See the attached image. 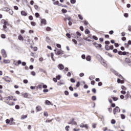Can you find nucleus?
I'll return each mask as SVG.
<instances>
[{
  "label": "nucleus",
  "instance_id": "1a4fd4ad",
  "mask_svg": "<svg viewBox=\"0 0 131 131\" xmlns=\"http://www.w3.org/2000/svg\"><path fill=\"white\" fill-rule=\"evenodd\" d=\"M18 38L19 40H21L22 41H23V40H24V38H23V37L21 35H19L18 36Z\"/></svg>",
  "mask_w": 131,
  "mask_h": 131
},
{
  "label": "nucleus",
  "instance_id": "393cba45",
  "mask_svg": "<svg viewBox=\"0 0 131 131\" xmlns=\"http://www.w3.org/2000/svg\"><path fill=\"white\" fill-rule=\"evenodd\" d=\"M66 18L69 21H70V20H71V17L70 16H68V15L66 16Z\"/></svg>",
  "mask_w": 131,
  "mask_h": 131
},
{
  "label": "nucleus",
  "instance_id": "a878e982",
  "mask_svg": "<svg viewBox=\"0 0 131 131\" xmlns=\"http://www.w3.org/2000/svg\"><path fill=\"white\" fill-rule=\"evenodd\" d=\"M7 104L8 105H10V106H13V105H15V102H12L11 103H9V102H6Z\"/></svg>",
  "mask_w": 131,
  "mask_h": 131
},
{
  "label": "nucleus",
  "instance_id": "bb28decb",
  "mask_svg": "<svg viewBox=\"0 0 131 131\" xmlns=\"http://www.w3.org/2000/svg\"><path fill=\"white\" fill-rule=\"evenodd\" d=\"M72 41L74 42L75 45H77V41L75 39H73Z\"/></svg>",
  "mask_w": 131,
  "mask_h": 131
},
{
  "label": "nucleus",
  "instance_id": "5701e85b",
  "mask_svg": "<svg viewBox=\"0 0 131 131\" xmlns=\"http://www.w3.org/2000/svg\"><path fill=\"white\" fill-rule=\"evenodd\" d=\"M25 118H27V115H22L21 119H25Z\"/></svg>",
  "mask_w": 131,
  "mask_h": 131
},
{
  "label": "nucleus",
  "instance_id": "bf43d9fd",
  "mask_svg": "<svg viewBox=\"0 0 131 131\" xmlns=\"http://www.w3.org/2000/svg\"><path fill=\"white\" fill-rule=\"evenodd\" d=\"M113 100L114 101H117V100H118V98L117 97H113Z\"/></svg>",
  "mask_w": 131,
  "mask_h": 131
},
{
  "label": "nucleus",
  "instance_id": "4468645a",
  "mask_svg": "<svg viewBox=\"0 0 131 131\" xmlns=\"http://www.w3.org/2000/svg\"><path fill=\"white\" fill-rule=\"evenodd\" d=\"M36 110H37V111H41V106H36Z\"/></svg>",
  "mask_w": 131,
  "mask_h": 131
},
{
  "label": "nucleus",
  "instance_id": "ea45409f",
  "mask_svg": "<svg viewBox=\"0 0 131 131\" xmlns=\"http://www.w3.org/2000/svg\"><path fill=\"white\" fill-rule=\"evenodd\" d=\"M121 118H122V119H124V118H125V115H124L123 114H121Z\"/></svg>",
  "mask_w": 131,
  "mask_h": 131
},
{
  "label": "nucleus",
  "instance_id": "79ce46f5",
  "mask_svg": "<svg viewBox=\"0 0 131 131\" xmlns=\"http://www.w3.org/2000/svg\"><path fill=\"white\" fill-rule=\"evenodd\" d=\"M85 33L86 34H89V33H90V30H89V29H86L85 31Z\"/></svg>",
  "mask_w": 131,
  "mask_h": 131
},
{
  "label": "nucleus",
  "instance_id": "39448f33",
  "mask_svg": "<svg viewBox=\"0 0 131 131\" xmlns=\"http://www.w3.org/2000/svg\"><path fill=\"white\" fill-rule=\"evenodd\" d=\"M13 120H14V119H13V118L10 119V120L7 119L6 120V123H9V124L12 125L13 123Z\"/></svg>",
  "mask_w": 131,
  "mask_h": 131
},
{
  "label": "nucleus",
  "instance_id": "9b49d317",
  "mask_svg": "<svg viewBox=\"0 0 131 131\" xmlns=\"http://www.w3.org/2000/svg\"><path fill=\"white\" fill-rule=\"evenodd\" d=\"M4 63H5V64H9V63H10V60L9 59H4L3 61Z\"/></svg>",
  "mask_w": 131,
  "mask_h": 131
},
{
  "label": "nucleus",
  "instance_id": "412c9836",
  "mask_svg": "<svg viewBox=\"0 0 131 131\" xmlns=\"http://www.w3.org/2000/svg\"><path fill=\"white\" fill-rule=\"evenodd\" d=\"M2 22H3L4 25H8V22H7L6 20L3 19Z\"/></svg>",
  "mask_w": 131,
  "mask_h": 131
},
{
  "label": "nucleus",
  "instance_id": "ddd939ff",
  "mask_svg": "<svg viewBox=\"0 0 131 131\" xmlns=\"http://www.w3.org/2000/svg\"><path fill=\"white\" fill-rule=\"evenodd\" d=\"M86 61H89L90 62V61H91V60H92V58L91 57V56L89 55L86 57Z\"/></svg>",
  "mask_w": 131,
  "mask_h": 131
},
{
  "label": "nucleus",
  "instance_id": "4be33fe9",
  "mask_svg": "<svg viewBox=\"0 0 131 131\" xmlns=\"http://www.w3.org/2000/svg\"><path fill=\"white\" fill-rule=\"evenodd\" d=\"M13 96H9L7 98V100H13Z\"/></svg>",
  "mask_w": 131,
  "mask_h": 131
},
{
  "label": "nucleus",
  "instance_id": "7ed1b4c3",
  "mask_svg": "<svg viewBox=\"0 0 131 131\" xmlns=\"http://www.w3.org/2000/svg\"><path fill=\"white\" fill-rule=\"evenodd\" d=\"M114 114L115 115L116 112H120V108L118 106L116 107L113 110Z\"/></svg>",
  "mask_w": 131,
  "mask_h": 131
},
{
  "label": "nucleus",
  "instance_id": "c756f323",
  "mask_svg": "<svg viewBox=\"0 0 131 131\" xmlns=\"http://www.w3.org/2000/svg\"><path fill=\"white\" fill-rule=\"evenodd\" d=\"M85 39V40H87V41H92V40H91V38L90 37H88V38H86Z\"/></svg>",
  "mask_w": 131,
  "mask_h": 131
},
{
  "label": "nucleus",
  "instance_id": "b1692460",
  "mask_svg": "<svg viewBox=\"0 0 131 131\" xmlns=\"http://www.w3.org/2000/svg\"><path fill=\"white\" fill-rule=\"evenodd\" d=\"M76 34L77 35L76 36H81V33L78 31L76 32Z\"/></svg>",
  "mask_w": 131,
  "mask_h": 131
},
{
  "label": "nucleus",
  "instance_id": "c03bdc74",
  "mask_svg": "<svg viewBox=\"0 0 131 131\" xmlns=\"http://www.w3.org/2000/svg\"><path fill=\"white\" fill-rule=\"evenodd\" d=\"M9 11V14H10V15H13V11H12V10H9V11Z\"/></svg>",
  "mask_w": 131,
  "mask_h": 131
},
{
  "label": "nucleus",
  "instance_id": "f03ea898",
  "mask_svg": "<svg viewBox=\"0 0 131 131\" xmlns=\"http://www.w3.org/2000/svg\"><path fill=\"white\" fill-rule=\"evenodd\" d=\"M1 54H2L4 58H7V52H6V50H5V49H2L1 50Z\"/></svg>",
  "mask_w": 131,
  "mask_h": 131
},
{
  "label": "nucleus",
  "instance_id": "cd10ccee",
  "mask_svg": "<svg viewBox=\"0 0 131 131\" xmlns=\"http://www.w3.org/2000/svg\"><path fill=\"white\" fill-rule=\"evenodd\" d=\"M46 105H50L51 104V102L49 100H46Z\"/></svg>",
  "mask_w": 131,
  "mask_h": 131
},
{
  "label": "nucleus",
  "instance_id": "09e8293b",
  "mask_svg": "<svg viewBox=\"0 0 131 131\" xmlns=\"http://www.w3.org/2000/svg\"><path fill=\"white\" fill-rule=\"evenodd\" d=\"M71 3L72 4H75V3H76V0H71Z\"/></svg>",
  "mask_w": 131,
  "mask_h": 131
},
{
  "label": "nucleus",
  "instance_id": "5fc2aeb1",
  "mask_svg": "<svg viewBox=\"0 0 131 131\" xmlns=\"http://www.w3.org/2000/svg\"><path fill=\"white\" fill-rule=\"evenodd\" d=\"M4 79H5V80L6 81H11V79L10 78H9V79H7L6 78H4Z\"/></svg>",
  "mask_w": 131,
  "mask_h": 131
},
{
  "label": "nucleus",
  "instance_id": "58836bf2",
  "mask_svg": "<svg viewBox=\"0 0 131 131\" xmlns=\"http://www.w3.org/2000/svg\"><path fill=\"white\" fill-rule=\"evenodd\" d=\"M43 115H44V116H46L47 117H48V116H49V115L48 114V113L47 112H44Z\"/></svg>",
  "mask_w": 131,
  "mask_h": 131
},
{
  "label": "nucleus",
  "instance_id": "4d7b16f0",
  "mask_svg": "<svg viewBox=\"0 0 131 131\" xmlns=\"http://www.w3.org/2000/svg\"><path fill=\"white\" fill-rule=\"evenodd\" d=\"M2 38H6V35L5 34H2L1 35Z\"/></svg>",
  "mask_w": 131,
  "mask_h": 131
},
{
  "label": "nucleus",
  "instance_id": "680f3d73",
  "mask_svg": "<svg viewBox=\"0 0 131 131\" xmlns=\"http://www.w3.org/2000/svg\"><path fill=\"white\" fill-rule=\"evenodd\" d=\"M105 45H110V41H105Z\"/></svg>",
  "mask_w": 131,
  "mask_h": 131
},
{
  "label": "nucleus",
  "instance_id": "e2e57ef3",
  "mask_svg": "<svg viewBox=\"0 0 131 131\" xmlns=\"http://www.w3.org/2000/svg\"><path fill=\"white\" fill-rule=\"evenodd\" d=\"M21 65H22V66H26V62H23L21 63Z\"/></svg>",
  "mask_w": 131,
  "mask_h": 131
},
{
  "label": "nucleus",
  "instance_id": "de8ad7c7",
  "mask_svg": "<svg viewBox=\"0 0 131 131\" xmlns=\"http://www.w3.org/2000/svg\"><path fill=\"white\" fill-rule=\"evenodd\" d=\"M70 127L69 126H67L66 127H65V129H66V130H67V131H69V128H70Z\"/></svg>",
  "mask_w": 131,
  "mask_h": 131
},
{
  "label": "nucleus",
  "instance_id": "a18cd8bd",
  "mask_svg": "<svg viewBox=\"0 0 131 131\" xmlns=\"http://www.w3.org/2000/svg\"><path fill=\"white\" fill-rule=\"evenodd\" d=\"M79 85H80V83L79 82H77L76 86L77 88H79Z\"/></svg>",
  "mask_w": 131,
  "mask_h": 131
},
{
  "label": "nucleus",
  "instance_id": "338daca9",
  "mask_svg": "<svg viewBox=\"0 0 131 131\" xmlns=\"http://www.w3.org/2000/svg\"><path fill=\"white\" fill-rule=\"evenodd\" d=\"M80 29L81 31H83V30H84L83 27H82V26L80 27Z\"/></svg>",
  "mask_w": 131,
  "mask_h": 131
},
{
  "label": "nucleus",
  "instance_id": "13d9d810",
  "mask_svg": "<svg viewBox=\"0 0 131 131\" xmlns=\"http://www.w3.org/2000/svg\"><path fill=\"white\" fill-rule=\"evenodd\" d=\"M56 47L58 48L59 49H61V45L60 44H57Z\"/></svg>",
  "mask_w": 131,
  "mask_h": 131
},
{
  "label": "nucleus",
  "instance_id": "473e14b6",
  "mask_svg": "<svg viewBox=\"0 0 131 131\" xmlns=\"http://www.w3.org/2000/svg\"><path fill=\"white\" fill-rule=\"evenodd\" d=\"M24 98H28V94L27 93H25L24 95Z\"/></svg>",
  "mask_w": 131,
  "mask_h": 131
},
{
  "label": "nucleus",
  "instance_id": "3c124183",
  "mask_svg": "<svg viewBox=\"0 0 131 131\" xmlns=\"http://www.w3.org/2000/svg\"><path fill=\"white\" fill-rule=\"evenodd\" d=\"M35 15V17H36V18H38V17H39V13H36Z\"/></svg>",
  "mask_w": 131,
  "mask_h": 131
},
{
  "label": "nucleus",
  "instance_id": "864d4df0",
  "mask_svg": "<svg viewBox=\"0 0 131 131\" xmlns=\"http://www.w3.org/2000/svg\"><path fill=\"white\" fill-rule=\"evenodd\" d=\"M81 58H82V59L84 60V59H85V55H84V54L82 55Z\"/></svg>",
  "mask_w": 131,
  "mask_h": 131
},
{
  "label": "nucleus",
  "instance_id": "aec40b11",
  "mask_svg": "<svg viewBox=\"0 0 131 131\" xmlns=\"http://www.w3.org/2000/svg\"><path fill=\"white\" fill-rule=\"evenodd\" d=\"M115 123H116V121H115V120H114V119H112L111 120V124H115Z\"/></svg>",
  "mask_w": 131,
  "mask_h": 131
},
{
  "label": "nucleus",
  "instance_id": "49530a36",
  "mask_svg": "<svg viewBox=\"0 0 131 131\" xmlns=\"http://www.w3.org/2000/svg\"><path fill=\"white\" fill-rule=\"evenodd\" d=\"M94 78H95V77H94V76H91L89 77V79H90V80H93V79H94Z\"/></svg>",
  "mask_w": 131,
  "mask_h": 131
},
{
  "label": "nucleus",
  "instance_id": "0e129e2a",
  "mask_svg": "<svg viewBox=\"0 0 131 131\" xmlns=\"http://www.w3.org/2000/svg\"><path fill=\"white\" fill-rule=\"evenodd\" d=\"M67 75V76H69V77H70V76H71V73L68 72Z\"/></svg>",
  "mask_w": 131,
  "mask_h": 131
},
{
  "label": "nucleus",
  "instance_id": "20e7f679",
  "mask_svg": "<svg viewBox=\"0 0 131 131\" xmlns=\"http://www.w3.org/2000/svg\"><path fill=\"white\" fill-rule=\"evenodd\" d=\"M93 45L95 46V47H96L97 49H101V48H102V45L98 44L97 43V42H94L93 43Z\"/></svg>",
  "mask_w": 131,
  "mask_h": 131
},
{
  "label": "nucleus",
  "instance_id": "f3484780",
  "mask_svg": "<svg viewBox=\"0 0 131 131\" xmlns=\"http://www.w3.org/2000/svg\"><path fill=\"white\" fill-rule=\"evenodd\" d=\"M53 5H57V6H61V4H59V1L54 2Z\"/></svg>",
  "mask_w": 131,
  "mask_h": 131
},
{
  "label": "nucleus",
  "instance_id": "603ef678",
  "mask_svg": "<svg viewBox=\"0 0 131 131\" xmlns=\"http://www.w3.org/2000/svg\"><path fill=\"white\" fill-rule=\"evenodd\" d=\"M70 81L73 82V83H74V82H75V80H74V79L73 78H71Z\"/></svg>",
  "mask_w": 131,
  "mask_h": 131
},
{
  "label": "nucleus",
  "instance_id": "2eb2a0df",
  "mask_svg": "<svg viewBox=\"0 0 131 131\" xmlns=\"http://www.w3.org/2000/svg\"><path fill=\"white\" fill-rule=\"evenodd\" d=\"M125 62H126V63H130V59H129V58H126L125 59Z\"/></svg>",
  "mask_w": 131,
  "mask_h": 131
},
{
  "label": "nucleus",
  "instance_id": "c85d7f7f",
  "mask_svg": "<svg viewBox=\"0 0 131 131\" xmlns=\"http://www.w3.org/2000/svg\"><path fill=\"white\" fill-rule=\"evenodd\" d=\"M84 124L83 123H81L80 124V127H81L82 128H83V127H84Z\"/></svg>",
  "mask_w": 131,
  "mask_h": 131
},
{
  "label": "nucleus",
  "instance_id": "2f4dec72",
  "mask_svg": "<svg viewBox=\"0 0 131 131\" xmlns=\"http://www.w3.org/2000/svg\"><path fill=\"white\" fill-rule=\"evenodd\" d=\"M47 31H51L52 30V28H50L49 27H48L46 28Z\"/></svg>",
  "mask_w": 131,
  "mask_h": 131
},
{
  "label": "nucleus",
  "instance_id": "f704fd0d",
  "mask_svg": "<svg viewBox=\"0 0 131 131\" xmlns=\"http://www.w3.org/2000/svg\"><path fill=\"white\" fill-rule=\"evenodd\" d=\"M66 36L68 37V38H71V36L70 35V34L69 33H67L66 34Z\"/></svg>",
  "mask_w": 131,
  "mask_h": 131
},
{
  "label": "nucleus",
  "instance_id": "6e6d98bb",
  "mask_svg": "<svg viewBox=\"0 0 131 131\" xmlns=\"http://www.w3.org/2000/svg\"><path fill=\"white\" fill-rule=\"evenodd\" d=\"M93 38L95 40H98V37H96V36H93Z\"/></svg>",
  "mask_w": 131,
  "mask_h": 131
},
{
  "label": "nucleus",
  "instance_id": "0eeeda50",
  "mask_svg": "<svg viewBox=\"0 0 131 131\" xmlns=\"http://www.w3.org/2000/svg\"><path fill=\"white\" fill-rule=\"evenodd\" d=\"M64 84H65V82L63 80H60L57 83V85H63Z\"/></svg>",
  "mask_w": 131,
  "mask_h": 131
},
{
  "label": "nucleus",
  "instance_id": "f8f14e48",
  "mask_svg": "<svg viewBox=\"0 0 131 131\" xmlns=\"http://www.w3.org/2000/svg\"><path fill=\"white\" fill-rule=\"evenodd\" d=\"M41 23L42 24H44V25H46V24H47V20H46V19H43L41 20Z\"/></svg>",
  "mask_w": 131,
  "mask_h": 131
},
{
  "label": "nucleus",
  "instance_id": "6ab92c4d",
  "mask_svg": "<svg viewBox=\"0 0 131 131\" xmlns=\"http://www.w3.org/2000/svg\"><path fill=\"white\" fill-rule=\"evenodd\" d=\"M51 59L52 61H55V59H54V53H51Z\"/></svg>",
  "mask_w": 131,
  "mask_h": 131
},
{
  "label": "nucleus",
  "instance_id": "7c9ffc66",
  "mask_svg": "<svg viewBox=\"0 0 131 131\" xmlns=\"http://www.w3.org/2000/svg\"><path fill=\"white\" fill-rule=\"evenodd\" d=\"M78 17L79 18L80 20H83V18L80 14L78 15Z\"/></svg>",
  "mask_w": 131,
  "mask_h": 131
},
{
  "label": "nucleus",
  "instance_id": "774afa93",
  "mask_svg": "<svg viewBox=\"0 0 131 131\" xmlns=\"http://www.w3.org/2000/svg\"><path fill=\"white\" fill-rule=\"evenodd\" d=\"M128 30L131 32V26H128Z\"/></svg>",
  "mask_w": 131,
  "mask_h": 131
},
{
  "label": "nucleus",
  "instance_id": "e433bc0d",
  "mask_svg": "<svg viewBox=\"0 0 131 131\" xmlns=\"http://www.w3.org/2000/svg\"><path fill=\"white\" fill-rule=\"evenodd\" d=\"M61 11H62V13H64V14L67 13V10L66 9H62Z\"/></svg>",
  "mask_w": 131,
  "mask_h": 131
},
{
  "label": "nucleus",
  "instance_id": "37998d69",
  "mask_svg": "<svg viewBox=\"0 0 131 131\" xmlns=\"http://www.w3.org/2000/svg\"><path fill=\"white\" fill-rule=\"evenodd\" d=\"M64 95H66V96H68L69 95V92L67 91H66L64 92Z\"/></svg>",
  "mask_w": 131,
  "mask_h": 131
},
{
  "label": "nucleus",
  "instance_id": "052dcab7",
  "mask_svg": "<svg viewBox=\"0 0 131 131\" xmlns=\"http://www.w3.org/2000/svg\"><path fill=\"white\" fill-rule=\"evenodd\" d=\"M43 93H48L49 92V90L45 89L43 90Z\"/></svg>",
  "mask_w": 131,
  "mask_h": 131
},
{
  "label": "nucleus",
  "instance_id": "dca6fc26",
  "mask_svg": "<svg viewBox=\"0 0 131 131\" xmlns=\"http://www.w3.org/2000/svg\"><path fill=\"white\" fill-rule=\"evenodd\" d=\"M125 98H126V99H128V98H129V92L128 91L126 93V95L125 96Z\"/></svg>",
  "mask_w": 131,
  "mask_h": 131
},
{
  "label": "nucleus",
  "instance_id": "c9c22d12",
  "mask_svg": "<svg viewBox=\"0 0 131 131\" xmlns=\"http://www.w3.org/2000/svg\"><path fill=\"white\" fill-rule=\"evenodd\" d=\"M37 89H42V85L39 84L37 86Z\"/></svg>",
  "mask_w": 131,
  "mask_h": 131
},
{
  "label": "nucleus",
  "instance_id": "8fccbe9b",
  "mask_svg": "<svg viewBox=\"0 0 131 131\" xmlns=\"http://www.w3.org/2000/svg\"><path fill=\"white\" fill-rule=\"evenodd\" d=\"M31 25H32V26H35L36 24H35V23H34V22H33V21H32V22L31 23Z\"/></svg>",
  "mask_w": 131,
  "mask_h": 131
},
{
  "label": "nucleus",
  "instance_id": "69168bd1",
  "mask_svg": "<svg viewBox=\"0 0 131 131\" xmlns=\"http://www.w3.org/2000/svg\"><path fill=\"white\" fill-rule=\"evenodd\" d=\"M23 81H24V83H26H26H28V80H26H26H24Z\"/></svg>",
  "mask_w": 131,
  "mask_h": 131
},
{
  "label": "nucleus",
  "instance_id": "4c0bfd02",
  "mask_svg": "<svg viewBox=\"0 0 131 131\" xmlns=\"http://www.w3.org/2000/svg\"><path fill=\"white\" fill-rule=\"evenodd\" d=\"M31 74L32 75H33V76H35V75H36L35 72H34V71H32L31 73Z\"/></svg>",
  "mask_w": 131,
  "mask_h": 131
},
{
  "label": "nucleus",
  "instance_id": "a19ab883",
  "mask_svg": "<svg viewBox=\"0 0 131 131\" xmlns=\"http://www.w3.org/2000/svg\"><path fill=\"white\" fill-rule=\"evenodd\" d=\"M96 126H97V124L96 123L92 124V127H93V128H96Z\"/></svg>",
  "mask_w": 131,
  "mask_h": 131
},
{
  "label": "nucleus",
  "instance_id": "423d86ee",
  "mask_svg": "<svg viewBox=\"0 0 131 131\" xmlns=\"http://www.w3.org/2000/svg\"><path fill=\"white\" fill-rule=\"evenodd\" d=\"M58 68L59 70H63L64 69V66L62 63H60L58 66Z\"/></svg>",
  "mask_w": 131,
  "mask_h": 131
},
{
  "label": "nucleus",
  "instance_id": "72a5a7b5",
  "mask_svg": "<svg viewBox=\"0 0 131 131\" xmlns=\"http://www.w3.org/2000/svg\"><path fill=\"white\" fill-rule=\"evenodd\" d=\"M92 99L93 100V101H96V100H97V97H96V96H92Z\"/></svg>",
  "mask_w": 131,
  "mask_h": 131
},
{
  "label": "nucleus",
  "instance_id": "a211bd4d",
  "mask_svg": "<svg viewBox=\"0 0 131 131\" xmlns=\"http://www.w3.org/2000/svg\"><path fill=\"white\" fill-rule=\"evenodd\" d=\"M105 50H106V51H109L110 50V46H108V45H105Z\"/></svg>",
  "mask_w": 131,
  "mask_h": 131
},
{
  "label": "nucleus",
  "instance_id": "f257e3e1",
  "mask_svg": "<svg viewBox=\"0 0 131 131\" xmlns=\"http://www.w3.org/2000/svg\"><path fill=\"white\" fill-rule=\"evenodd\" d=\"M55 55L59 56V55H64V51H62L61 49L58 50L57 49L54 50Z\"/></svg>",
  "mask_w": 131,
  "mask_h": 131
},
{
  "label": "nucleus",
  "instance_id": "6e6552de",
  "mask_svg": "<svg viewBox=\"0 0 131 131\" xmlns=\"http://www.w3.org/2000/svg\"><path fill=\"white\" fill-rule=\"evenodd\" d=\"M75 38H76L78 41H81V40L82 39L79 36H75Z\"/></svg>",
  "mask_w": 131,
  "mask_h": 131
},
{
  "label": "nucleus",
  "instance_id": "9d476101",
  "mask_svg": "<svg viewBox=\"0 0 131 131\" xmlns=\"http://www.w3.org/2000/svg\"><path fill=\"white\" fill-rule=\"evenodd\" d=\"M21 15H22V16H27V13L25 12V11H21Z\"/></svg>",
  "mask_w": 131,
  "mask_h": 131
}]
</instances>
